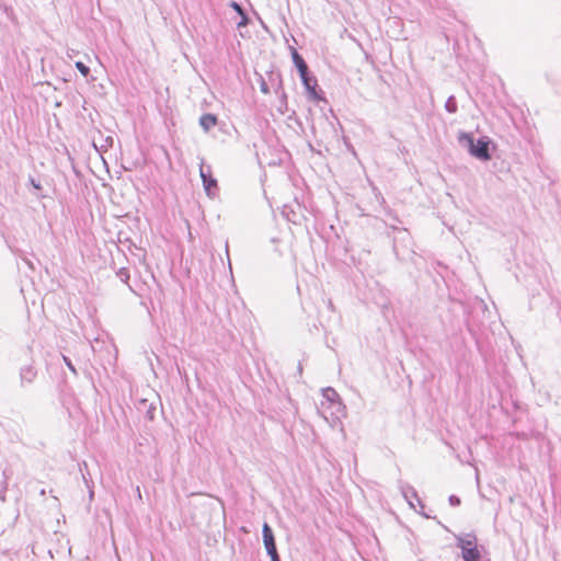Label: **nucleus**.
<instances>
[{"mask_svg": "<svg viewBox=\"0 0 561 561\" xmlns=\"http://www.w3.org/2000/svg\"><path fill=\"white\" fill-rule=\"evenodd\" d=\"M62 359L67 367L77 376V369L75 368V365L72 364L71 359L65 355H62Z\"/></svg>", "mask_w": 561, "mask_h": 561, "instance_id": "obj_15", "label": "nucleus"}, {"mask_svg": "<svg viewBox=\"0 0 561 561\" xmlns=\"http://www.w3.org/2000/svg\"><path fill=\"white\" fill-rule=\"evenodd\" d=\"M445 110L448 112V113H456L457 110H458V106H457V101H456V98L454 95H450L446 103H445Z\"/></svg>", "mask_w": 561, "mask_h": 561, "instance_id": "obj_11", "label": "nucleus"}, {"mask_svg": "<svg viewBox=\"0 0 561 561\" xmlns=\"http://www.w3.org/2000/svg\"><path fill=\"white\" fill-rule=\"evenodd\" d=\"M270 558H271V561H280L279 554L278 556H274V557H270Z\"/></svg>", "mask_w": 561, "mask_h": 561, "instance_id": "obj_22", "label": "nucleus"}, {"mask_svg": "<svg viewBox=\"0 0 561 561\" xmlns=\"http://www.w3.org/2000/svg\"><path fill=\"white\" fill-rule=\"evenodd\" d=\"M448 501L451 506L460 505V499L457 495H450Z\"/></svg>", "mask_w": 561, "mask_h": 561, "instance_id": "obj_18", "label": "nucleus"}, {"mask_svg": "<svg viewBox=\"0 0 561 561\" xmlns=\"http://www.w3.org/2000/svg\"><path fill=\"white\" fill-rule=\"evenodd\" d=\"M230 7L238 13V14H241L242 12H244V9L241 7V4H239L238 2L236 1H231L230 3Z\"/></svg>", "mask_w": 561, "mask_h": 561, "instance_id": "obj_17", "label": "nucleus"}, {"mask_svg": "<svg viewBox=\"0 0 561 561\" xmlns=\"http://www.w3.org/2000/svg\"><path fill=\"white\" fill-rule=\"evenodd\" d=\"M421 515L425 516V518H428V515H426L424 512H421Z\"/></svg>", "mask_w": 561, "mask_h": 561, "instance_id": "obj_25", "label": "nucleus"}, {"mask_svg": "<svg viewBox=\"0 0 561 561\" xmlns=\"http://www.w3.org/2000/svg\"><path fill=\"white\" fill-rule=\"evenodd\" d=\"M218 118L216 115L206 113L199 117V125L204 131H209L213 127L217 125Z\"/></svg>", "mask_w": 561, "mask_h": 561, "instance_id": "obj_9", "label": "nucleus"}, {"mask_svg": "<svg viewBox=\"0 0 561 561\" xmlns=\"http://www.w3.org/2000/svg\"><path fill=\"white\" fill-rule=\"evenodd\" d=\"M399 490L404 497V500L409 503L410 507L415 508L413 500L417 502V504L421 506V508H424V504L422 503L421 499L419 497V494L414 486L410 485L407 482L399 481Z\"/></svg>", "mask_w": 561, "mask_h": 561, "instance_id": "obj_7", "label": "nucleus"}, {"mask_svg": "<svg viewBox=\"0 0 561 561\" xmlns=\"http://www.w3.org/2000/svg\"><path fill=\"white\" fill-rule=\"evenodd\" d=\"M291 58H293L294 65L296 66L298 72H299V76L306 75L307 72H309L307 62L305 61L302 56L295 48H291Z\"/></svg>", "mask_w": 561, "mask_h": 561, "instance_id": "obj_8", "label": "nucleus"}, {"mask_svg": "<svg viewBox=\"0 0 561 561\" xmlns=\"http://www.w3.org/2000/svg\"><path fill=\"white\" fill-rule=\"evenodd\" d=\"M301 82L308 93V98L312 101H321L323 98L321 96L320 91L318 90V81L316 77L311 76L310 72L306 75L299 76Z\"/></svg>", "mask_w": 561, "mask_h": 561, "instance_id": "obj_5", "label": "nucleus"}, {"mask_svg": "<svg viewBox=\"0 0 561 561\" xmlns=\"http://www.w3.org/2000/svg\"><path fill=\"white\" fill-rule=\"evenodd\" d=\"M239 15L241 16V20L238 22V27L247 26L249 23V16L247 15L245 11Z\"/></svg>", "mask_w": 561, "mask_h": 561, "instance_id": "obj_16", "label": "nucleus"}, {"mask_svg": "<svg viewBox=\"0 0 561 561\" xmlns=\"http://www.w3.org/2000/svg\"><path fill=\"white\" fill-rule=\"evenodd\" d=\"M455 538L456 546L461 550V558L463 561L477 559L482 556L481 551L478 549V539L476 535H457Z\"/></svg>", "mask_w": 561, "mask_h": 561, "instance_id": "obj_3", "label": "nucleus"}, {"mask_svg": "<svg viewBox=\"0 0 561 561\" xmlns=\"http://www.w3.org/2000/svg\"><path fill=\"white\" fill-rule=\"evenodd\" d=\"M149 561H152V558H150V560H149Z\"/></svg>", "mask_w": 561, "mask_h": 561, "instance_id": "obj_28", "label": "nucleus"}, {"mask_svg": "<svg viewBox=\"0 0 561 561\" xmlns=\"http://www.w3.org/2000/svg\"><path fill=\"white\" fill-rule=\"evenodd\" d=\"M458 142L460 146L468 149L469 153L481 160V161H489L492 157L491 154V145L492 141L489 137L483 136L480 137L477 141L474 140L473 136L466 131H460L458 134Z\"/></svg>", "mask_w": 561, "mask_h": 561, "instance_id": "obj_1", "label": "nucleus"}, {"mask_svg": "<svg viewBox=\"0 0 561 561\" xmlns=\"http://www.w3.org/2000/svg\"><path fill=\"white\" fill-rule=\"evenodd\" d=\"M421 515L425 516V518H428V515H426L424 512H421Z\"/></svg>", "mask_w": 561, "mask_h": 561, "instance_id": "obj_27", "label": "nucleus"}, {"mask_svg": "<svg viewBox=\"0 0 561 561\" xmlns=\"http://www.w3.org/2000/svg\"><path fill=\"white\" fill-rule=\"evenodd\" d=\"M323 397L330 402H335L339 399L337 392L331 387L323 389Z\"/></svg>", "mask_w": 561, "mask_h": 561, "instance_id": "obj_12", "label": "nucleus"}, {"mask_svg": "<svg viewBox=\"0 0 561 561\" xmlns=\"http://www.w3.org/2000/svg\"><path fill=\"white\" fill-rule=\"evenodd\" d=\"M22 260H23V262H24L25 264H27L31 268H34V267H33V263H32L27 257H22Z\"/></svg>", "mask_w": 561, "mask_h": 561, "instance_id": "obj_21", "label": "nucleus"}, {"mask_svg": "<svg viewBox=\"0 0 561 561\" xmlns=\"http://www.w3.org/2000/svg\"><path fill=\"white\" fill-rule=\"evenodd\" d=\"M199 175L207 196L210 198L216 197L219 187L217 180L213 176L211 167L202 162L199 165Z\"/></svg>", "mask_w": 561, "mask_h": 561, "instance_id": "obj_4", "label": "nucleus"}, {"mask_svg": "<svg viewBox=\"0 0 561 561\" xmlns=\"http://www.w3.org/2000/svg\"><path fill=\"white\" fill-rule=\"evenodd\" d=\"M421 515L425 516V518H428V515H426L424 512H421Z\"/></svg>", "mask_w": 561, "mask_h": 561, "instance_id": "obj_26", "label": "nucleus"}, {"mask_svg": "<svg viewBox=\"0 0 561 561\" xmlns=\"http://www.w3.org/2000/svg\"><path fill=\"white\" fill-rule=\"evenodd\" d=\"M263 542L268 557L278 556L273 529L267 523L262 527Z\"/></svg>", "mask_w": 561, "mask_h": 561, "instance_id": "obj_6", "label": "nucleus"}, {"mask_svg": "<svg viewBox=\"0 0 561 561\" xmlns=\"http://www.w3.org/2000/svg\"><path fill=\"white\" fill-rule=\"evenodd\" d=\"M390 228L397 232V234L393 237V253L397 256L398 260H405L411 253H413V250L411 248L412 240L411 236L405 228H398L396 226H390Z\"/></svg>", "mask_w": 561, "mask_h": 561, "instance_id": "obj_2", "label": "nucleus"}, {"mask_svg": "<svg viewBox=\"0 0 561 561\" xmlns=\"http://www.w3.org/2000/svg\"><path fill=\"white\" fill-rule=\"evenodd\" d=\"M147 414H148L149 420L153 419V411L149 410Z\"/></svg>", "mask_w": 561, "mask_h": 561, "instance_id": "obj_23", "label": "nucleus"}, {"mask_svg": "<svg viewBox=\"0 0 561 561\" xmlns=\"http://www.w3.org/2000/svg\"><path fill=\"white\" fill-rule=\"evenodd\" d=\"M37 375L36 369L32 365H27L23 367L20 371V377L22 383L27 382L31 383Z\"/></svg>", "mask_w": 561, "mask_h": 561, "instance_id": "obj_10", "label": "nucleus"}, {"mask_svg": "<svg viewBox=\"0 0 561 561\" xmlns=\"http://www.w3.org/2000/svg\"><path fill=\"white\" fill-rule=\"evenodd\" d=\"M261 91H262L263 93H268V87H267V83H266L265 81H263V82L261 83Z\"/></svg>", "mask_w": 561, "mask_h": 561, "instance_id": "obj_20", "label": "nucleus"}, {"mask_svg": "<svg viewBox=\"0 0 561 561\" xmlns=\"http://www.w3.org/2000/svg\"><path fill=\"white\" fill-rule=\"evenodd\" d=\"M117 276L123 283H127V280L129 279V272L127 268L122 267L118 270Z\"/></svg>", "mask_w": 561, "mask_h": 561, "instance_id": "obj_14", "label": "nucleus"}, {"mask_svg": "<svg viewBox=\"0 0 561 561\" xmlns=\"http://www.w3.org/2000/svg\"><path fill=\"white\" fill-rule=\"evenodd\" d=\"M76 68L84 77H87L90 73V68L87 65H84L82 61H77Z\"/></svg>", "mask_w": 561, "mask_h": 561, "instance_id": "obj_13", "label": "nucleus"}, {"mask_svg": "<svg viewBox=\"0 0 561 561\" xmlns=\"http://www.w3.org/2000/svg\"><path fill=\"white\" fill-rule=\"evenodd\" d=\"M30 183H31V185H32L35 190H37V191H41V190H42V185H41V183H39V182H37L35 179L31 178V179H30Z\"/></svg>", "mask_w": 561, "mask_h": 561, "instance_id": "obj_19", "label": "nucleus"}, {"mask_svg": "<svg viewBox=\"0 0 561 561\" xmlns=\"http://www.w3.org/2000/svg\"><path fill=\"white\" fill-rule=\"evenodd\" d=\"M45 494H46V491L43 489V490L41 491V495H42V496H44Z\"/></svg>", "mask_w": 561, "mask_h": 561, "instance_id": "obj_24", "label": "nucleus"}]
</instances>
